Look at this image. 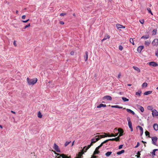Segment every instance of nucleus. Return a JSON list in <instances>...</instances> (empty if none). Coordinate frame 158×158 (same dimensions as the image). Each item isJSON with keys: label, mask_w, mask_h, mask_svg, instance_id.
<instances>
[{"label": "nucleus", "mask_w": 158, "mask_h": 158, "mask_svg": "<svg viewBox=\"0 0 158 158\" xmlns=\"http://www.w3.org/2000/svg\"><path fill=\"white\" fill-rule=\"evenodd\" d=\"M149 65L153 67L158 66V64L156 62L153 61L149 62Z\"/></svg>", "instance_id": "6e6552de"}, {"label": "nucleus", "mask_w": 158, "mask_h": 158, "mask_svg": "<svg viewBox=\"0 0 158 158\" xmlns=\"http://www.w3.org/2000/svg\"><path fill=\"white\" fill-rule=\"evenodd\" d=\"M152 115L153 117L158 116V112L156 110H152Z\"/></svg>", "instance_id": "1a4fd4ad"}, {"label": "nucleus", "mask_w": 158, "mask_h": 158, "mask_svg": "<svg viewBox=\"0 0 158 158\" xmlns=\"http://www.w3.org/2000/svg\"><path fill=\"white\" fill-rule=\"evenodd\" d=\"M127 120L128 122V126L131 129V131H133V129L132 125V123L131 122V121L130 118L129 117H127Z\"/></svg>", "instance_id": "20e7f679"}, {"label": "nucleus", "mask_w": 158, "mask_h": 158, "mask_svg": "<svg viewBox=\"0 0 158 158\" xmlns=\"http://www.w3.org/2000/svg\"><path fill=\"white\" fill-rule=\"evenodd\" d=\"M26 17V16L25 15H23L22 16V18L23 19H25Z\"/></svg>", "instance_id": "13d9d810"}, {"label": "nucleus", "mask_w": 158, "mask_h": 158, "mask_svg": "<svg viewBox=\"0 0 158 158\" xmlns=\"http://www.w3.org/2000/svg\"><path fill=\"white\" fill-rule=\"evenodd\" d=\"M111 107L112 108H116L119 109H122L123 108V107L120 106L118 105L112 106Z\"/></svg>", "instance_id": "393cba45"}, {"label": "nucleus", "mask_w": 158, "mask_h": 158, "mask_svg": "<svg viewBox=\"0 0 158 158\" xmlns=\"http://www.w3.org/2000/svg\"><path fill=\"white\" fill-rule=\"evenodd\" d=\"M151 42L150 40H146L145 41L144 44L146 46H148L149 45Z\"/></svg>", "instance_id": "f3484780"}, {"label": "nucleus", "mask_w": 158, "mask_h": 158, "mask_svg": "<svg viewBox=\"0 0 158 158\" xmlns=\"http://www.w3.org/2000/svg\"><path fill=\"white\" fill-rule=\"evenodd\" d=\"M133 68L136 71L138 72L139 73L140 71V69H139L137 67L135 66H133Z\"/></svg>", "instance_id": "aec40b11"}, {"label": "nucleus", "mask_w": 158, "mask_h": 158, "mask_svg": "<svg viewBox=\"0 0 158 158\" xmlns=\"http://www.w3.org/2000/svg\"><path fill=\"white\" fill-rule=\"evenodd\" d=\"M27 81L28 85H34L37 82L38 79L36 78H35L33 79H30L29 78H27Z\"/></svg>", "instance_id": "f257e3e1"}, {"label": "nucleus", "mask_w": 158, "mask_h": 158, "mask_svg": "<svg viewBox=\"0 0 158 158\" xmlns=\"http://www.w3.org/2000/svg\"><path fill=\"white\" fill-rule=\"evenodd\" d=\"M139 22L142 24H143L144 22V20L143 19H140L139 20Z\"/></svg>", "instance_id": "79ce46f5"}, {"label": "nucleus", "mask_w": 158, "mask_h": 158, "mask_svg": "<svg viewBox=\"0 0 158 158\" xmlns=\"http://www.w3.org/2000/svg\"><path fill=\"white\" fill-rule=\"evenodd\" d=\"M118 133H119V136L120 137L123 135V131L121 128H119L118 129Z\"/></svg>", "instance_id": "9d476101"}, {"label": "nucleus", "mask_w": 158, "mask_h": 158, "mask_svg": "<svg viewBox=\"0 0 158 158\" xmlns=\"http://www.w3.org/2000/svg\"><path fill=\"white\" fill-rule=\"evenodd\" d=\"M118 132L117 133H116V134L115 135H114V137L117 136V135H118Z\"/></svg>", "instance_id": "69168bd1"}, {"label": "nucleus", "mask_w": 158, "mask_h": 158, "mask_svg": "<svg viewBox=\"0 0 158 158\" xmlns=\"http://www.w3.org/2000/svg\"><path fill=\"white\" fill-rule=\"evenodd\" d=\"M157 150H158V149H154L153 150V151L152 152H151V153L153 156H155V152Z\"/></svg>", "instance_id": "7c9ffc66"}, {"label": "nucleus", "mask_w": 158, "mask_h": 158, "mask_svg": "<svg viewBox=\"0 0 158 158\" xmlns=\"http://www.w3.org/2000/svg\"><path fill=\"white\" fill-rule=\"evenodd\" d=\"M0 127L1 128H2V126L1 125H0Z\"/></svg>", "instance_id": "774afa93"}, {"label": "nucleus", "mask_w": 158, "mask_h": 158, "mask_svg": "<svg viewBox=\"0 0 158 158\" xmlns=\"http://www.w3.org/2000/svg\"><path fill=\"white\" fill-rule=\"evenodd\" d=\"M116 27H117L118 28H125V27L124 26L122 25H120V24H117L116 25Z\"/></svg>", "instance_id": "5701e85b"}, {"label": "nucleus", "mask_w": 158, "mask_h": 158, "mask_svg": "<svg viewBox=\"0 0 158 158\" xmlns=\"http://www.w3.org/2000/svg\"><path fill=\"white\" fill-rule=\"evenodd\" d=\"M155 54L156 56H158V49H157V51L156 52Z\"/></svg>", "instance_id": "5fc2aeb1"}, {"label": "nucleus", "mask_w": 158, "mask_h": 158, "mask_svg": "<svg viewBox=\"0 0 158 158\" xmlns=\"http://www.w3.org/2000/svg\"><path fill=\"white\" fill-rule=\"evenodd\" d=\"M147 10L149 13H150L152 15H153L151 11V9L150 8H147Z\"/></svg>", "instance_id": "e433bc0d"}, {"label": "nucleus", "mask_w": 158, "mask_h": 158, "mask_svg": "<svg viewBox=\"0 0 158 158\" xmlns=\"http://www.w3.org/2000/svg\"><path fill=\"white\" fill-rule=\"evenodd\" d=\"M11 113H13L14 114H15V112L14 111H13L12 110H11Z\"/></svg>", "instance_id": "0e129e2a"}, {"label": "nucleus", "mask_w": 158, "mask_h": 158, "mask_svg": "<svg viewBox=\"0 0 158 158\" xmlns=\"http://www.w3.org/2000/svg\"><path fill=\"white\" fill-rule=\"evenodd\" d=\"M88 52H85V55L84 56V60L85 61H86L87 60L88 58Z\"/></svg>", "instance_id": "2eb2a0df"}, {"label": "nucleus", "mask_w": 158, "mask_h": 158, "mask_svg": "<svg viewBox=\"0 0 158 158\" xmlns=\"http://www.w3.org/2000/svg\"><path fill=\"white\" fill-rule=\"evenodd\" d=\"M144 47L143 46H140L137 48V51L139 52H140Z\"/></svg>", "instance_id": "ddd939ff"}, {"label": "nucleus", "mask_w": 158, "mask_h": 158, "mask_svg": "<svg viewBox=\"0 0 158 158\" xmlns=\"http://www.w3.org/2000/svg\"><path fill=\"white\" fill-rule=\"evenodd\" d=\"M109 140H111V141H115V138H113V139H109L107 140H106V141H107V142L109 141Z\"/></svg>", "instance_id": "a18cd8bd"}, {"label": "nucleus", "mask_w": 158, "mask_h": 158, "mask_svg": "<svg viewBox=\"0 0 158 158\" xmlns=\"http://www.w3.org/2000/svg\"><path fill=\"white\" fill-rule=\"evenodd\" d=\"M157 139V138L156 136L152 137V143L155 145H156V142Z\"/></svg>", "instance_id": "0eeeda50"}, {"label": "nucleus", "mask_w": 158, "mask_h": 158, "mask_svg": "<svg viewBox=\"0 0 158 158\" xmlns=\"http://www.w3.org/2000/svg\"><path fill=\"white\" fill-rule=\"evenodd\" d=\"M60 23L61 24H64V23L63 21H60Z\"/></svg>", "instance_id": "bf43d9fd"}, {"label": "nucleus", "mask_w": 158, "mask_h": 158, "mask_svg": "<svg viewBox=\"0 0 158 158\" xmlns=\"http://www.w3.org/2000/svg\"><path fill=\"white\" fill-rule=\"evenodd\" d=\"M121 76V73H119V74H118V78H119Z\"/></svg>", "instance_id": "6e6d98bb"}, {"label": "nucleus", "mask_w": 158, "mask_h": 158, "mask_svg": "<svg viewBox=\"0 0 158 158\" xmlns=\"http://www.w3.org/2000/svg\"><path fill=\"white\" fill-rule=\"evenodd\" d=\"M99 136L98 135H97L95 136V138H93L91 140V144L88 145V147L86 149V150H87L90 147L93 145V143H95L100 139L99 138Z\"/></svg>", "instance_id": "f03ea898"}, {"label": "nucleus", "mask_w": 158, "mask_h": 158, "mask_svg": "<svg viewBox=\"0 0 158 158\" xmlns=\"http://www.w3.org/2000/svg\"><path fill=\"white\" fill-rule=\"evenodd\" d=\"M88 147V146L87 147L86 146L84 147L82 149V151L79 153L77 156L76 158H82V154L84 152H85L87 150H86V149Z\"/></svg>", "instance_id": "7ed1b4c3"}, {"label": "nucleus", "mask_w": 158, "mask_h": 158, "mask_svg": "<svg viewBox=\"0 0 158 158\" xmlns=\"http://www.w3.org/2000/svg\"><path fill=\"white\" fill-rule=\"evenodd\" d=\"M137 128H139V130L141 131L142 132V134L143 133V128L140 126H137Z\"/></svg>", "instance_id": "473e14b6"}, {"label": "nucleus", "mask_w": 158, "mask_h": 158, "mask_svg": "<svg viewBox=\"0 0 158 158\" xmlns=\"http://www.w3.org/2000/svg\"><path fill=\"white\" fill-rule=\"evenodd\" d=\"M145 135L146 136H149V133L148 131H146L145 132Z\"/></svg>", "instance_id": "37998d69"}, {"label": "nucleus", "mask_w": 158, "mask_h": 158, "mask_svg": "<svg viewBox=\"0 0 158 158\" xmlns=\"http://www.w3.org/2000/svg\"><path fill=\"white\" fill-rule=\"evenodd\" d=\"M106 142H107V141H104L102 142L99 146L96 148L95 150L97 151H98V150L99 149V148L102 146L103 144Z\"/></svg>", "instance_id": "4468645a"}, {"label": "nucleus", "mask_w": 158, "mask_h": 158, "mask_svg": "<svg viewBox=\"0 0 158 158\" xmlns=\"http://www.w3.org/2000/svg\"><path fill=\"white\" fill-rule=\"evenodd\" d=\"M130 42L131 43H132V44H133V45H134L135 44L134 43V41H133V39L132 38H131L130 39Z\"/></svg>", "instance_id": "4c0bfd02"}, {"label": "nucleus", "mask_w": 158, "mask_h": 158, "mask_svg": "<svg viewBox=\"0 0 158 158\" xmlns=\"http://www.w3.org/2000/svg\"><path fill=\"white\" fill-rule=\"evenodd\" d=\"M119 50L121 51L123 49V47L121 45H119Z\"/></svg>", "instance_id": "c03bdc74"}, {"label": "nucleus", "mask_w": 158, "mask_h": 158, "mask_svg": "<svg viewBox=\"0 0 158 158\" xmlns=\"http://www.w3.org/2000/svg\"><path fill=\"white\" fill-rule=\"evenodd\" d=\"M118 131V129H117L116 128H115L114 129V132H115L117 131Z\"/></svg>", "instance_id": "680f3d73"}, {"label": "nucleus", "mask_w": 158, "mask_h": 158, "mask_svg": "<svg viewBox=\"0 0 158 158\" xmlns=\"http://www.w3.org/2000/svg\"><path fill=\"white\" fill-rule=\"evenodd\" d=\"M147 83L146 82H144L142 85V86L143 87H146L147 86Z\"/></svg>", "instance_id": "c9c22d12"}, {"label": "nucleus", "mask_w": 158, "mask_h": 158, "mask_svg": "<svg viewBox=\"0 0 158 158\" xmlns=\"http://www.w3.org/2000/svg\"><path fill=\"white\" fill-rule=\"evenodd\" d=\"M70 54L71 55H73L74 54V52L73 51H72L71 52Z\"/></svg>", "instance_id": "052dcab7"}, {"label": "nucleus", "mask_w": 158, "mask_h": 158, "mask_svg": "<svg viewBox=\"0 0 158 158\" xmlns=\"http://www.w3.org/2000/svg\"><path fill=\"white\" fill-rule=\"evenodd\" d=\"M96 156H94V155L92 156V157L91 158H96Z\"/></svg>", "instance_id": "e2e57ef3"}, {"label": "nucleus", "mask_w": 158, "mask_h": 158, "mask_svg": "<svg viewBox=\"0 0 158 158\" xmlns=\"http://www.w3.org/2000/svg\"><path fill=\"white\" fill-rule=\"evenodd\" d=\"M147 109L148 110H152L153 109V107L152 106H148Z\"/></svg>", "instance_id": "72a5a7b5"}, {"label": "nucleus", "mask_w": 158, "mask_h": 158, "mask_svg": "<svg viewBox=\"0 0 158 158\" xmlns=\"http://www.w3.org/2000/svg\"><path fill=\"white\" fill-rule=\"evenodd\" d=\"M30 23H29L27 25H26V26H25L24 27V29H25L26 28H27V27H30Z\"/></svg>", "instance_id": "ea45409f"}, {"label": "nucleus", "mask_w": 158, "mask_h": 158, "mask_svg": "<svg viewBox=\"0 0 158 158\" xmlns=\"http://www.w3.org/2000/svg\"><path fill=\"white\" fill-rule=\"evenodd\" d=\"M53 148L57 152H60V149L58 146L55 143L54 144Z\"/></svg>", "instance_id": "39448f33"}, {"label": "nucleus", "mask_w": 158, "mask_h": 158, "mask_svg": "<svg viewBox=\"0 0 158 158\" xmlns=\"http://www.w3.org/2000/svg\"><path fill=\"white\" fill-rule=\"evenodd\" d=\"M152 44L153 46H157L158 44V39H155L152 42Z\"/></svg>", "instance_id": "423d86ee"}, {"label": "nucleus", "mask_w": 158, "mask_h": 158, "mask_svg": "<svg viewBox=\"0 0 158 158\" xmlns=\"http://www.w3.org/2000/svg\"><path fill=\"white\" fill-rule=\"evenodd\" d=\"M126 110L128 112H129L130 113H131L133 114H135V112L133 111L132 110H131V109H126Z\"/></svg>", "instance_id": "412c9836"}, {"label": "nucleus", "mask_w": 158, "mask_h": 158, "mask_svg": "<svg viewBox=\"0 0 158 158\" xmlns=\"http://www.w3.org/2000/svg\"><path fill=\"white\" fill-rule=\"evenodd\" d=\"M18 12H18V10H16V13L17 14H18Z\"/></svg>", "instance_id": "338daca9"}, {"label": "nucleus", "mask_w": 158, "mask_h": 158, "mask_svg": "<svg viewBox=\"0 0 158 158\" xmlns=\"http://www.w3.org/2000/svg\"><path fill=\"white\" fill-rule=\"evenodd\" d=\"M138 108L140 110L141 112H143L144 111V109L142 106H138Z\"/></svg>", "instance_id": "b1692460"}, {"label": "nucleus", "mask_w": 158, "mask_h": 158, "mask_svg": "<svg viewBox=\"0 0 158 158\" xmlns=\"http://www.w3.org/2000/svg\"><path fill=\"white\" fill-rule=\"evenodd\" d=\"M106 106L105 104H101L97 106V108H99L101 107H105Z\"/></svg>", "instance_id": "cd10ccee"}, {"label": "nucleus", "mask_w": 158, "mask_h": 158, "mask_svg": "<svg viewBox=\"0 0 158 158\" xmlns=\"http://www.w3.org/2000/svg\"><path fill=\"white\" fill-rule=\"evenodd\" d=\"M69 144V142H66L65 144V146H66L67 145H68Z\"/></svg>", "instance_id": "603ef678"}, {"label": "nucleus", "mask_w": 158, "mask_h": 158, "mask_svg": "<svg viewBox=\"0 0 158 158\" xmlns=\"http://www.w3.org/2000/svg\"><path fill=\"white\" fill-rule=\"evenodd\" d=\"M139 143L138 142H137V145L135 147V148H137L139 146Z\"/></svg>", "instance_id": "864d4df0"}, {"label": "nucleus", "mask_w": 158, "mask_h": 158, "mask_svg": "<svg viewBox=\"0 0 158 158\" xmlns=\"http://www.w3.org/2000/svg\"><path fill=\"white\" fill-rule=\"evenodd\" d=\"M38 117L40 118H42V115L41 114V113L40 111H39L38 113Z\"/></svg>", "instance_id": "c756f323"}, {"label": "nucleus", "mask_w": 158, "mask_h": 158, "mask_svg": "<svg viewBox=\"0 0 158 158\" xmlns=\"http://www.w3.org/2000/svg\"><path fill=\"white\" fill-rule=\"evenodd\" d=\"M149 37V36L148 35H145L141 37V39H143L145 40L147 39Z\"/></svg>", "instance_id": "bb28decb"}, {"label": "nucleus", "mask_w": 158, "mask_h": 158, "mask_svg": "<svg viewBox=\"0 0 158 158\" xmlns=\"http://www.w3.org/2000/svg\"><path fill=\"white\" fill-rule=\"evenodd\" d=\"M66 14L65 13H61L60 14V16H64V15H65Z\"/></svg>", "instance_id": "de8ad7c7"}, {"label": "nucleus", "mask_w": 158, "mask_h": 158, "mask_svg": "<svg viewBox=\"0 0 158 158\" xmlns=\"http://www.w3.org/2000/svg\"><path fill=\"white\" fill-rule=\"evenodd\" d=\"M125 152V150H122L118 152H117V154L118 155H120L123 153Z\"/></svg>", "instance_id": "a878e982"}, {"label": "nucleus", "mask_w": 158, "mask_h": 158, "mask_svg": "<svg viewBox=\"0 0 158 158\" xmlns=\"http://www.w3.org/2000/svg\"><path fill=\"white\" fill-rule=\"evenodd\" d=\"M110 38V36L106 34L104 37V38L101 41L102 42L103 41L109 39Z\"/></svg>", "instance_id": "9b49d317"}, {"label": "nucleus", "mask_w": 158, "mask_h": 158, "mask_svg": "<svg viewBox=\"0 0 158 158\" xmlns=\"http://www.w3.org/2000/svg\"><path fill=\"white\" fill-rule=\"evenodd\" d=\"M13 44H14V45L15 47H16L17 46V44H16V42L15 41H14V43H13Z\"/></svg>", "instance_id": "8fccbe9b"}, {"label": "nucleus", "mask_w": 158, "mask_h": 158, "mask_svg": "<svg viewBox=\"0 0 158 158\" xmlns=\"http://www.w3.org/2000/svg\"><path fill=\"white\" fill-rule=\"evenodd\" d=\"M99 152L98 151H97L95 150L94 152L93 155H95L96 154H98L99 153Z\"/></svg>", "instance_id": "58836bf2"}, {"label": "nucleus", "mask_w": 158, "mask_h": 158, "mask_svg": "<svg viewBox=\"0 0 158 158\" xmlns=\"http://www.w3.org/2000/svg\"><path fill=\"white\" fill-rule=\"evenodd\" d=\"M142 92L141 90H139L137 92H136L135 95L139 97L140 96V94Z\"/></svg>", "instance_id": "6ab92c4d"}, {"label": "nucleus", "mask_w": 158, "mask_h": 158, "mask_svg": "<svg viewBox=\"0 0 158 158\" xmlns=\"http://www.w3.org/2000/svg\"><path fill=\"white\" fill-rule=\"evenodd\" d=\"M119 140V136H118V137L115 138V141H118Z\"/></svg>", "instance_id": "a19ab883"}, {"label": "nucleus", "mask_w": 158, "mask_h": 158, "mask_svg": "<svg viewBox=\"0 0 158 158\" xmlns=\"http://www.w3.org/2000/svg\"><path fill=\"white\" fill-rule=\"evenodd\" d=\"M122 100L125 102H127L129 101V99L126 98L125 97H122Z\"/></svg>", "instance_id": "2f4dec72"}, {"label": "nucleus", "mask_w": 158, "mask_h": 158, "mask_svg": "<svg viewBox=\"0 0 158 158\" xmlns=\"http://www.w3.org/2000/svg\"><path fill=\"white\" fill-rule=\"evenodd\" d=\"M123 145H120L118 147V149H120L122 148L123 147Z\"/></svg>", "instance_id": "3c124183"}, {"label": "nucleus", "mask_w": 158, "mask_h": 158, "mask_svg": "<svg viewBox=\"0 0 158 158\" xmlns=\"http://www.w3.org/2000/svg\"><path fill=\"white\" fill-rule=\"evenodd\" d=\"M111 152H108L105 154V155L107 156H109L112 153Z\"/></svg>", "instance_id": "c85d7f7f"}, {"label": "nucleus", "mask_w": 158, "mask_h": 158, "mask_svg": "<svg viewBox=\"0 0 158 158\" xmlns=\"http://www.w3.org/2000/svg\"><path fill=\"white\" fill-rule=\"evenodd\" d=\"M152 92V91H147L145 92L144 93V94L146 95H148V94H151Z\"/></svg>", "instance_id": "4be33fe9"}, {"label": "nucleus", "mask_w": 158, "mask_h": 158, "mask_svg": "<svg viewBox=\"0 0 158 158\" xmlns=\"http://www.w3.org/2000/svg\"><path fill=\"white\" fill-rule=\"evenodd\" d=\"M108 136L109 137H111L112 136L114 137V135L113 134H112L111 135H108Z\"/></svg>", "instance_id": "49530a36"}, {"label": "nucleus", "mask_w": 158, "mask_h": 158, "mask_svg": "<svg viewBox=\"0 0 158 158\" xmlns=\"http://www.w3.org/2000/svg\"><path fill=\"white\" fill-rule=\"evenodd\" d=\"M103 99H106L107 100H112L111 97L109 95H106L103 98Z\"/></svg>", "instance_id": "f8f14e48"}, {"label": "nucleus", "mask_w": 158, "mask_h": 158, "mask_svg": "<svg viewBox=\"0 0 158 158\" xmlns=\"http://www.w3.org/2000/svg\"><path fill=\"white\" fill-rule=\"evenodd\" d=\"M60 156L62 157V158H69V157L68 156H67L64 154H61L60 155Z\"/></svg>", "instance_id": "a211bd4d"}, {"label": "nucleus", "mask_w": 158, "mask_h": 158, "mask_svg": "<svg viewBox=\"0 0 158 158\" xmlns=\"http://www.w3.org/2000/svg\"><path fill=\"white\" fill-rule=\"evenodd\" d=\"M153 128L155 130L157 131L158 130V125L157 123H155L153 125Z\"/></svg>", "instance_id": "dca6fc26"}, {"label": "nucleus", "mask_w": 158, "mask_h": 158, "mask_svg": "<svg viewBox=\"0 0 158 158\" xmlns=\"http://www.w3.org/2000/svg\"><path fill=\"white\" fill-rule=\"evenodd\" d=\"M29 20V19H28L26 20H23L22 21V22L23 23H26Z\"/></svg>", "instance_id": "09e8293b"}, {"label": "nucleus", "mask_w": 158, "mask_h": 158, "mask_svg": "<svg viewBox=\"0 0 158 158\" xmlns=\"http://www.w3.org/2000/svg\"><path fill=\"white\" fill-rule=\"evenodd\" d=\"M104 135H100V136L101 138H104L108 136V135L106 133H104Z\"/></svg>", "instance_id": "f704fd0d"}, {"label": "nucleus", "mask_w": 158, "mask_h": 158, "mask_svg": "<svg viewBox=\"0 0 158 158\" xmlns=\"http://www.w3.org/2000/svg\"><path fill=\"white\" fill-rule=\"evenodd\" d=\"M53 152H54V153L55 154H56L57 155H58V156L59 155L60 156V155L61 154H60L58 153H57L55 151H53Z\"/></svg>", "instance_id": "4d7b16f0"}]
</instances>
